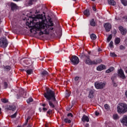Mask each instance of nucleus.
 I'll return each mask as SVG.
<instances>
[{
  "instance_id": "4d7b16f0",
  "label": "nucleus",
  "mask_w": 127,
  "mask_h": 127,
  "mask_svg": "<svg viewBox=\"0 0 127 127\" xmlns=\"http://www.w3.org/2000/svg\"><path fill=\"white\" fill-rule=\"evenodd\" d=\"M93 8V10H94V11H96V10H97V9H96V8L94 6L92 7Z\"/></svg>"
},
{
  "instance_id": "4c0bfd02",
  "label": "nucleus",
  "mask_w": 127,
  "mask_h": 127,
  "mask_svg": "<svg viewBox=\"0 0 127 127\" xmlns=\"http://www.w3.org/2000/svg\"><path fill=\"white\" fill-rule=\"evenodd\" d=\"M113 119L114 120H119V115L118 114H115L113 115Z\"/></svg>"
},
{
  "instance_id": "6e6552de",
  "label": "nucleus",
  "mask_w": 127,
  "mask_h": 127,
  "mask_svg": "<svg viewBox=\"0 0 127 127\" xmlns=\"http://www.w3.org/2000/svg\"><path fill=\"white\" fill-rule=\"evenodd\" d=\"M84 56L86 57L85 59V64L87 65H93V61L90 59V56H86L84 55Z\"/></svg>"
},
{
  "instance_id": "ea45409f",
  "label": "nucleus",
  "mask_w": 127,
  "mask_h": 127,
  "mask_svg": "<svg viewBox=\"0 0 127 127\" xmlns=\"http://www.w3.org/2000/svg\"><path fill=\"white\" fill-rule=\"evenodd\" d=\"M120 50H125L126 49V47L125 46L121 45L120 47Z\"/></svg>"
},
{
  "instance_id": "69168bd1",
  "label": "nucleus",
  "mask_w": 127,
  "mask_h": 127,
  "mask_svg": "<svg viewBox=\"0 0 127 127\" xmlns=\"http://www.w3.org/2000/svg\"><path fill=\"white\" fill-rule=\"evenodd\" d=\"M38 12H39V10H36V13H38Z\"/></svg>"
},
{
  "instance_id": "aec40b11",
  "label": "nucleus",
  "mask_w": 127,
  "mask_h": 127,
  "mask_svg": "<svg viewBox=\"0 0 127 127\" xmlns=\"http://www.w3.org/2000/svg\"><path fill=\"white\" fill-rule=\"evenodd\" d=\"M108 2L110 5H113V6H115L117 4V2L114 0H108Z\"/></svg>"
},
{
  "instance_id": "79ce46f5",
  "label": "nucleus",
  "mask_w": 127,
  "mask_h": 127,
  "mask_svg": "<svg viewBox=\"0 0 127 127\" xmlns=\"http://www.w3.org/2000/svg\"><path fill=\"white\" fill-rule=\"evenodd\" d=\"M114 42H113V41H111L110 44H109V47H110V48H113V46H114Z\"/></svg>"
},
{
  "instance_id": "5fc2aeb1",
  "label": "nucleus",
  "mask_w": 127,
  "mask_h": 127,
  "mask_svg": "<svg viewBox=\"0 0 127 127\" xmlns=\"http://www.w3.org/2000/svg\"><path fill=\"white\" fill-rule=\"evenodd\" d=\"M43 111H44V112H46V111H47V108H43Z\"/></svg>"
},
{
  "instance_id": "dca6fc26",
  "label": "nucleus",
  "mask_w": 127,
  "mask_h": 127,
  "mask_svg": "<svg viewBox=\"0 0 127 127\" xmlns=\"http://www.w3.org/2000/svg\"><path fill=\"white\" fill-rule=\"evenodd\" d=\"M102 60L101 59H96L92 61V65H97L102 62Z\"/></svg>"
},
{
  "instance_id": "f3484780",
  "label": "nucleus",
  "mask_w": 127,
  "mask_h": 127,
  "mask_svg": "<svg viewBox=\"0 0 127 127\" xmlns=\"http://www.w3.org/2000/svg\"><path fill=\"white\" fill-rule=\"evenodd\" d=\"M10 6L11 7V10H15V9H17V5L12 2L10 3Z\"/></svg>"
},
{
  "instance_id": "4468645a",
  "label": "nucleus",
  "mask_w": 127,
  "mask_h": 127,
  "mask_svg": "<svg viewBox=\"0 0 127 127\" xmlns=\"http://www.w3.org/2000/svg\"><path fill=\"white\" fill-rule=\"evenodd\" d=\"M121 122L124 126L127 127V116L125 115L122 119L121 120Z\"/></svg>"
},
{
  "instance_id": "cd10ccee",
  "label": "nucleus",
  "mask_w": 127,
  "mask_h": 127,
  "mask_svg": "<svg viewBox=\"0 0 127 127\" xmlns=\"http://www.w3.org/2000/svg\"><path fill=\"white\" fill-rule=\"evenodd\" d=\"M90 25H91V26H96V23L95 22V21H94V19H92L90 21Z\"/></svg>"
},
{
  "instance_id": "1a4fd4ad",
  "label": "nucleus",
  "mask_w": 127,
  "mask_h": 127,
  "mask_svg": "<svg viewBox=\"0 0 127 127\" xmlns=\"http://www.w3.org/2000/svg\"><path fill=\"white\" fill-rule=\"evenodd\" d=\"M118 76L122 79H126V75H125V73L123 69L121 68L118 70Z\"/></svg>"
},
{
  "instance_id": "49530a36",
  "label": "nucleus",
  "mask_w": 127,
  "mask_h": 127,
  "mask_svg": "<svg viewBox=\"0 0 127 127\" xmlns=\"http://www.w3.org/2000/svg\"><path fill=\"white\" fill-rule=\"evenodd\" d=\"M80 78V77H78V76H75L74 77V81L75 82H77L78 81V80H79V79Z\"/></svg>"
},
{
  "instance_id": "de8ad7c7",
  "label": "nucleus",
  "mask_w": 127,
  "mask_h": 127,
  "mask_svg": "<svg viewBox=\"0 0 127 127\" xmlns=\"http://www.w3.org/2000/svg\"><path fill=\"white\" fill-rule=\"evenodd\" d=\"M49 22L50 23V24L49 25H52V26L54 25V24H53V22L52 21H51V20H49Z\"/></svg>"
},
{
  "instance_id": "7c9ffc66",
  "label": "nucleus",
  "mask_w": 127,
  "mask_h": 127,
  "mask_svg": "<svg viewBox=\"0 0 127 127\" xmlns=\"http://www.w3.org/2000/svg\"><path fill=\"white\" fill-rule=\"evenodd\" d=\"M121 42V39L117 38L115 39V44H120Z\"/></svg>"
},
{
  "instance_id": "72a5a7b5",
  "label": "nucleus",
  "mask_w": 127,
  "mask_h": 127,
  "mask_svg": "<svg viewBox=\"0 0 127 127\" xmlns=\"http://www.w3.org/2000/svg\"><path fill=\"white\" fill-rule=\"evenodd\" d=\"M5 71H9L10 70L11 67L9 65H7L4 67Z\"/></svg>"
},
{
  "instance_id": "5701e85b",
  "label": "nucleus",
  "mask_w": 127,
  "mask_h": 127,
  "mask_svg": "<svg viewBox=\"0 0 127 127\" xmlns=\"http://www.w3.org/2000/svg\"><path fill=\"white\" fill-rule=\"evenodd\" d=\"M90 38L92 40H96L97 39V36L95 34H91L90 35Z\"/></svg>"
},
{
  "instance_id": "c03bdc74",
  "label": "nucleus",
  "mask_w": 127,
  "mask_h": 127,
  "mask_svg": "<svg viewBox=\"0 0 127 127\" xmlns=\"http://www.w3.org/2000/svg\"><path fill=\"white\" fill-rule=\"evenodd\" d=\"M7 86H8L7 82H4V89H6V88H7Z\"/></svg>"
},
{
  "instance_id": "c85d7f7f",
  "label": "nucleus",
  "mask_w": 127,
  "mask_h": 127,
  "mask_svg": "<svg viewBox=\"0 0 127 127\" xmlns=\"http://www.w3.org/2000/svg\"><path fill=\"white\" fill-rule=\"evenodd\" d=\"M41 75L43 77V76H46V75H48V72L46 70H44L41 73Z\"/></svg>"
},
{
  "instance_id": "c9c22d12",
  "label": "nucleus",
  "mask_w": 127,
  "mask_h": 127,
  "mask_svg": "<svg viewBox=\"0 0 127 127\" xmlns=\"http://www.w3.org/2000/svg\"><path fill=\"white\" fill-rule=\"evenodd\" d=\"M70 95H71V92H68V91H66L65 92V97L66 98H69V97H70Z\"/></svg>"
},
{
  "instance_id": "0e129e2a",
  "label": "nucleus",
  "mask_w": 127,
  "mask_h": 127,
  "mask_svg": "<svg viewBox=\"0 0 127 127\" xmlns=\"http://www.w3.org/2000/svg\"><path fill=\"white\" fill-rule=\"evenodd\" d=\"M1 31H2V29L0 28V33H1Z\"/></svg>"
},
{
  "instance_id": "c756f323",
  "label": "nucleus",
  "mask_w": 127,
  "mask_h": 127,
  "mask_svg": "<svg viewBox=\"0 0 127 127\" xmlns=\"http://www.w3.org/2000/svg\"><path fill=\"white\" fill-rule=\"evenodd\" d=\"M121 1L122 3H123L125 6H127V0H121Z\"/></svg>"
},
{
  "instance_id": "603ef678",
  "label": "nucleus",
  "mask_w": 127,
  "mask_h": 127,
  "mask_svg": "<svg viewBox=\"0 0 127 127\" xmlns=\"http://www.w3.org/2000/svg\"><path fill=\"white\" fill-rule=\"evenodd\" d=\"M59 50H60L59 48H57L56 50H55L56 53H59Z\"/></svg>"
},
{
  "instance_id": "13d9d810",
  "label": "nucleus",
  "mask_w": 127,
  "mask_h": 127,
  "mask_svg": "<svg viewBox=\"0 0 127 127\" xmlns=\"http://www.w3.org/2000/svg\"><path fill=\"white\" fill-rule=\"evenodd\" d=\"M85 127H89V124H88V123L86 124L85 125Z\"/></svg>"
},
{
  "instance_id": "ddd939ff",
  "label": "nucleus",
  "mask_w": 127,
  "mask_h": 127,
  "mask_svg": "<svg viewBox=\"0 0 127 127\" xmlns=\"http://www.w3.org/2000/svg\"><path fill=\"white\" fill-rule=\"evenodd\" d=\"M95 97V90L90 89L89 91L88 98L93 99Z\"/></svg>"
},
{
  "instance_id": "a211bd4d",
  "label": "nucleus",
  "mask_w": 127,
  "mask_h": 127,
  "mask_svg": "<svg viewBox=\"0 0 127 127\" xmlns=\"http://www.w3.org/2000/svg\"><path fill=\"white\" fill-rule=\"evenodd\" d=\"M119 29L121 31L122 34H123V35L127 33V30L126 29H124V27H123V26H120Z\"/></svg>"
},
{
  "instance_id": "f704fd0d",
  "label": "nucleus",
  "mask_w": 127,
  "mask_h": 127,
  "mask_svg": "<svg viewBox=\"0 0 127 127\" xmlns=\"http://www.w3.org/2000/svg\"><path fill=\"white\" fill-rule=\"evenodd\" d=\"M64 123H68V124H71V120H68V118H65L64 119Z\"/></svg>"
},
{
  "instance_id": "6e6d98bb",
  "label": "nucleus",
  "mask_w": 127,
  "mask_h": 127,
  "mask_svg": "<svg viewBox=\"0 0 127 127\" xmlns=\"http://www.w3.org/2000/svg\"><path fill=\"white\" fill-rule=\"evenodd\" d=\"M72 108V106L71 107H67L66 108V111H70V109Z\"/></svg>"
},
{
  "instance_id": "423d86ee",
  "label": "nucleus",
  "mask_w": 127,
  "mask_h": 127,
  "mask_svg": "<svg viewBox=\"0 0 127 127\" xmlns=\"http://www.w3.org/2000/svg\"><path fill=\"white\" fill-rule=\"evenodd\" d=\"M0 46L1 47H6L7 46V40L5 38H2L0 39Z\"/></svg>"
},
{
  "instance_id": "bf43d9fd",
  "label": "nucleus",
  "mask_w": 127,
  "mask_h": 127,
  "mask_svg": "<svg viewBox=\"0 0 127 127\" xmlns=\"http://www.w3.org/2000/svg\"><path fill=\"white\" fill-rule=\"evenodd\" d=\"M111 80H112V82H114V80H115V78L112 77L111 78Z\"/></svg>"
},
{
  "instance_id": "774afa93",
  "label": "nucleus",
  "mask_w": 127,
  "mask_h": 127,
  "mask_svg": "<svg viewBox=\"0 0 127 127\" xmlns=\"http://www.w3.org/2000/svg\"><path fill=\"white\" fill-rule=\"evenodd\" d=\"M39 112H41V108H39Z\"/></svg>"
},
{
  "instance_id": "a19ab883",
  "label": "nucleus",
  "mask_w": 127,
  "mask_h": 127,
  "mask_svg": "<svg viewBox=\"0 0 127 127\" xmlns=\"http://www.w3.org/2000/svg\"><path fill=\"white\" fill-rule=\"evenodd\" d=\"M110 56L111 57H117V55L115 53H110Z\"/></svg>"
},
{
  "instance_id": "6ab92c4d",
  "label": "nucleus",
  "mask_w": 127,
  "mask_h": 127,
  "mask_svg": "<svg viewBox=\"0 0 127 127\" xmlns=\"http://www.w3.org/2000/svg\"><path fill=\"white\" fill-rule=\"evenodd\" d=\"M104 69H106V65L104 64H101L100 65H99L97 67V70L98 71H102V70H104Z\"/></svg>"
},
{
  "instance_id": "2eb2a0df",
  "label": "nucleus",
  "mask_w": 127,
  "mask_h": 127,
  "mask_svg": "<svg viewBox=\"0 0 127 127\" xmlns=\"http://www.w3.org/2000/svg\"><path fill=\"white\" fill-rule=\"evenodd\" d=\"M81 121L83 123H85V122H86V123H89V122H90V120L89 119V117L88 116H86L85 115H84L82 116V118L81 119Z\"/></svg>"
},
{
  "instance_id": "b1692460",
  "label": "nucleus",
  "mask_w": 127,
  "mask_h": 127,
  "mask_svg": "<svg viewBox=\"0 0 127 127\" xmlns=\"http://www.w3.org/2000/svg\"><path fill=\"white\" fill-rule=\"evenodd\" d=\"M25 71L28 75H31V74L33 73V70L32 69H27Z\"/></svg>"
},
{
  "instance_id": "f257e3e1",
  "label": "nucleus",
  "mask_w": 127,
  "mask_h": 127,
  "mask_svg": "<svg viewBox=\"0 0 127 127\" xmlns=\"http://www.w3.org/2000/svg\"><path fill=\"white\" fill-rule=\"evenodd\" d=\"M31 24L32 23L29 24V23H27V26H28L29 28H31L30 32H32V30H33V29L39 30L41 31L39 33V35H42V34L48 35L49 34V32H50V31H52L54 29L52 27L53 26L48 25L42 22H37L35 26L33 24H32V26H31Z\"/></svg>"
},
{
  "instance_id": "473e14b6",
  "label": "nucleus",
  "mask_w": 127,
  "mask_h": 127,
  "mask_svg": "<svg viewBox=\"0 0 127 127\" xmlns=\"http://www.w3.org/2000/svg\"><path fill=\"white\" fill-rule=\"evenodd\" d=\"M31 102H33V99L31 97H30L29 98H28L27 100V104H30V103H31Z\"/></svg>"
},
{
  "instance_id": "37998d69",
  "label": "nucleus",
  "mask_w": 127,
  "mask_h": 127,
  "mask_svg": "<svg viewBox=\"0 0 127 127\" xmlns=\"http://www.w3.org/2000/svg\"><path fill=\"white\" fill-rule=\"evenodd\" d=\"M104 108H105L106 110H109L110 109V107H109V105L108 104H105L104 105Z\"/></svg>"
},
{
  "instance_id": "f8f14e48",
  "label": "nucleus",
  "mask_w": 127,
  "mask_h": 127,
  "mask_svg": "<svg viewBox=\"0 0 127 127\" xmlns=\"http://www.w3.org/2000/svg\"><path fill=\"white\" fill-rule=\"evenodd\" d=\"M24 94V90H23V89L22 88H20L19 90V94H17L16 98L20 99V98H21V97H22Z\"/></svg>"
},
{
  "instance_id": "a18cd8bd",
  "label": "nucleus",
  "mask_w": 127,
  "mask_h": 127,
  "mask_svg": "<svg viewBox=\"0 0 127 127\" xmlns=\"http://www.w3.org/2000/svg\"><path fill=\"white\" fill-rule=\"evenodd\" d=\"M11 118L12 119H14V118H16V113H15L14 114L11 116Z\"/></svg>"
},
{
  "instance_id": "3c124183",
  "label": "nucleus",
  "mask_w": 127,
  "mask_h": 127,
  "mask_svg": "<svg viewBox=\"0 0 127 127\" xmlns=\"http://www.w3.org/2000/svg\"><path fill=\"white\" fill-rule=\"evenodd\" d=\"M113 86H114V87H117L118 84H117V83L114 82H113Z\"/></svg>"
},
{
  "instance_id": "39448f33",
  "label": "nucleus",
  "mask_w": 127,
  "mask_h": 127,
  "mask_svg": "<svg viewBox=\"0 0 127 127\" xmlns=\"http://www.w3.org/2000/svg\"><path fill=\"white\" fill-rule=\"evenodd\" d=\"M94 86L96 89H104L106 84L102 82H96L94 83Z\"/></svg>"
},
{
  "instance_id": "20e7f679",
  "label": "nucleus",
  "mask_w": 127,
  "mask_h": 127,
  "mask_svg": "<svg viewBox=\"0 0 127 127\" xmlns=\"http://www.w3.org/2000/svg\"><path fill=\"white\" fill-rule=\"evenodd\" d=\"M36 18H32V21H30V22H27L26 24V25H27V23H29V24H31V26H32V24H33V25H34V26H35V25L36 24H35V23L34 22V21L35 20H37V19H41L42 21V19H43V16L42 15V14L40 15V14H38L36 16Z\"/></svg>"
},
{
  "instance_id": "bb28decb",
  "label": "nucleus",
  "mask_w": 127,
  "mask_h": 127,
  "mask_svg": "<svg viewBox=\"0 0 127 127\" xmlns=\"http://www.w3.org/2000/svg\"><path fill=\"white\" fill-rule=\"evenodd\" d=\"M35 0H29L27 2L28 5H32V4H33V1H35Z\"/></svg>"
},
{
  "instance_id": "09e8293b",
  "label": "nucleus",
  "mask_w": 127,
  "mask_h": 127,
  "mask_svg": "<svg viewBox=\"0 0 127 127\" xmlns=\"http://www.w3.org/2000/svg\"><path fill=\"white\" fill-rule=\"evenodd\" d=\"M67 117H71V118H73V114H72V113H69L67 114Z\"/></svg>"
},
{
  "instance_id": "864d4df0",
  "label": "nucleus",
  "mask_w": 127,
  "mask_h": 127,
  "mask_svg": "<svg viewBox=\"0 0 127 127\" xmlns=\"http://www.w3.org/2000/svg\"><path fill=\"white\" fill-rule=\"evenodd\" d=\"M99 115H100V113H99V112L96 111V112H95V116H99Z\"/></svg>"
},
{
  "instance_id": "8fccbe9b",
  "label": "nucleus",
  "mask_w": 127,
  "mask_h": 127,
  "mask_svg": "<svg viewBox=\"0 0 127 127\" xmlns=\"http://www.w3.org/2000/svg\"><path fill=\"white\" fill-rule=\"evenodd\" d=\"M52 113V110L50 109L47 112V114H48L49 115H50V114H51Z\"/></svg>"
},
{
  "instance_id": "338daca9",
  "label": "nucleus",
  "mask_w": 127,
  "mask_h": 127,
  "mask_svg": "<svg viewBox=\"0 0 127 127\" xmlns=\"http://www.w3.org/2000/svg\"><path fill=\"white\" fill-rule=\"evenodd\" d=\"M1 114V108H0V115Z\"/></svg>"
},
{
  "instance_id": "2f4dec72",
  "label": "nucleus",
  "mask_w": 127,
  "mask_h": 127,
  "mask_svg": "<svg viewBox=\"0 0 127 127\" xmlns=\"http://www.w3.org/2000/svg\"><path fill=\"white\" fill-rule=\"evenodd\" d=\"M30 119H31V117L30 116H28L26 120L25 124L23 125V126H27V124H28V121H29V120H30Z\"/></svg>"
},
{
  "instance_id": "a878e982",
  "label": "nucleus",
  "mask_w": 127,
  "mask_h": 127,
  "mask_svg": "<svg viewBox=\"0 0 127 127\" xmlns=\"http://www.w3.org/2000/svg\"><path fill=\"white\" fill-rule=\"evenodd\" d=\"M115 70V68L114 67H111L110 68L107 69L106 72V73H111V72H112V71H114Z\"/></svg>"
},
{
  "instance_id": "e433bc0d",
  "label": "nucleus",
  "mask_w": 127,
  "mask_h": 127,
  "mask_svg": "<svg viewBox=\"0 0 127 127\" xmlns=\"http://www.w3.org/2000/svg\"><path fill=\"white\" fill-rule=\"evenodd\" d=\"M112 37H113V36H112V35H110L108 36V37L107 38V42H110L111 40H112Z\"/></svg>"
},
{
  "instance_id": "0eeeda50",
  "label": "nucleus",
  "mask_w": 127,
  "mask_h": 127,
  "mask_svg": "<svg viewBox=\"0 0 127 127\" xmlns=\"http://www.w3.org/2000/svg\"><path fill=\"white\" fill-rule=\"evenodd\" d=\"M71 62L73 63V65H77V64H79V58L76 56H72V58L70 59Z\"/></svg>"
},
{
  "instance_id": "e2e57ef3",
  "label": "nucleus",
  "mask_w": 127,
  "mask_h": 127,
  "mask_svg": "<svg viewBox=\"0 0 127 127\" xmlns=\"http://www.w3.org/2000/svg\"><path fill=\"white\" fill-rule=\"evenodd\" d=\"M42 106L43 107H45V106H46V104H43L42 105Z\"/></svg>"
},
{
  "instance_id": "9d476101",
  "label": "nucleus",
  "mask_w": 127,
  "mask_h": 127,
  "mask_svg": "<svg viewBox=\"0 0 127 127\" xmlns=\"http://www.w3.org/2000/svg\"><path fill=\"white\" fill-rule=\"evenodd\" d=\"M104 27L105 28L106 31L109 32V31H110L111 28H112V24L110 23H106L104 24Z\"/></svg>"
},
{
  "instance_id": "9b49d317",
  "label": "nucleus",
  "mask_w": 127,
  "mask_h": 127,
  "mask_svg": "<svg viewBox=\"0 0 127 127\" xmlns=\"http://www.w3.org/2000/svg\"><path fill=\"white\" fill-rule=\"evenodd\" d=\"M23 62L26 65H31V66L33 65V62H32V60L30 59H26L23 61Z\"/></svg>"
},
{
  "instance_id": "7ed1b4c3",
  "label": "nucleus",
  "mask_w": 127,
  "mask_h": 127,
  "mask_svg": "<svg viewBox=\"0 0 127 127\" xmlns=\"http://www.w3.org/2000/svg\"><path fill=\"white\" fill-rule=\"evenodd\" d=\"M117 112L120 115H124L127 113V104L124 103H119L117 106Z\"/></svg>"
},
{
  "instance_id": "f03ea898",
  "label": "nucleus",
  "mask_w": 127,
  "mask_h": 127,
  "mask_svg": "<svg viewBox=\"0 0 127 127\" xmlns=\"http://www.w3.org/2000/svg\"><path fill=\"white\" fill-rule=\"evenodd\" d=\"M44 96L47 99V102L49 103V106L51 108L54 109L55 105L53 102H56V98H55V92L51 89L47 90L46 93L44 94ZM51 100L52 101H51Z\"/></svg>"
},
{
  "instance_id": "412c9836",
  "label": "nucleus",
  "mask_w": 127,
  "mask_h": 127,
  "mask_svg": "<svg viewBox=\"0 0 127 127\" xmlns=\"http://www.w3.org/2000/svg\"><path fill=\"white\" fill-rule=\"evenodd\" d=\"M7 110H11V111H15V109L16 107L14 105H9L7 106Z\"/></svg>"
},
{
  "instance_id": "58836bf2",
  "label": "nucleus",
  "mask_w": 127,
  "mask_h": 127,
  "mask_svg": "<svg viewBox=\"0 0 127 127\" xmlns=\"http://www.w3.org/2000/svg\"><path fill=\"white\" fill-rule=\"evenodd\" d=\"M1 102L4 103V104H6V103H8V100L5 99H1Z\"/></svg>"
},
{
  "instance_id": "4be33fe9",
  "label": "nucleus",
  "mask_w": 127,
  "mask_h": 127,
  "mask_svg": "<svg viewBox=\"0 0 127 127\" xmlns=\"http://www.w3.org/2000/svg\"><path fill=\"white\" fill-rule=\"evenodd\" d=\"M83 13L84 15H86V16H89L90 15V10L86 9L84 11Z\"/></svg>"
},
{
  "instance_id": "393cba45",
  "label": "nucleus",
  "mask_w": 127,
  "mask_h": 127,
  "mask_svg": "<svg viewBox=\"0 0 127 127\" xmlns=\"http://www.w3.org/2000/svg\"><path fill=\"white\" fill-rule=\"evenodd\" d=\"M57 36L59 37V38H60L61 36H62V29H60V31L59 32L57 33Z\"/></svg>"
},
{
  "instance_id": "052dcab7",
  "label": "nucleus",
  "mask_w": 127,
  "mask_h": 127,
  "mask_svg": "<svg viewBox=\"0 0 127 127\" xmlns=\"http://www.w3.org/2000/svg\"><path fill=\"white\" fill-rule=\"evenodd\" d=\"M98 52H100V51H102V49H101L100 48H98Z\"/></svg>"
},
{
  "instance_id": "680f3d73",
  "label": "nucleus",
  "mask_w": 127,
  "mask_h": 127,
  "mask_svg": "<svg viewBox=\"0 0 127 127\" xmlns=\"http://www.w3.org/2000/svg\"><path fill=\"white\" fill-rule=\"evenodd\" d=\"M32 127V125L31 124H28L27 127Z\"/></svg>"
}]
</instances>
